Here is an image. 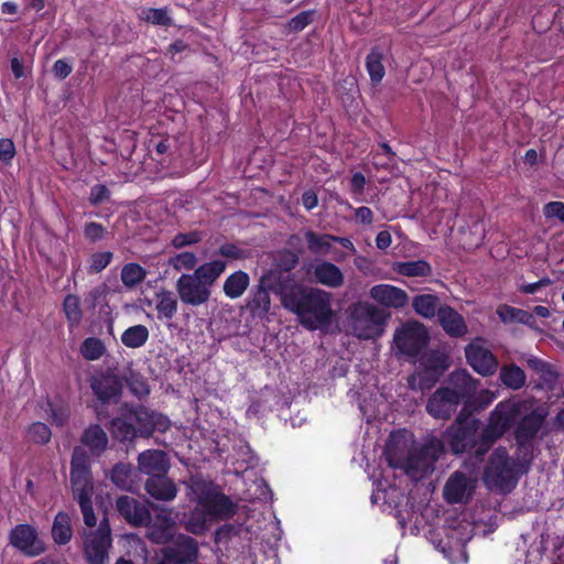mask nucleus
Wrapping results in <instances>:
<instances>
[{
	"mask_svg": "<svg viewBox=\"0 0 564 564\" xmlns=\"http://www.w3.org/2000/svg\"><path fill=\"white\" fill-rule=\"evenodd\" d=\"M284 308L296 314L300 324L311 332L328 333L336 317L330 293L313 286L294 285L284 291Z\"/></svg>",
	"mask_w": 564,
	"mask_h": 564,
	"instance_id": "obj_1",
	"label": "nucleus"
},
{
	"mask_svg": "<svg viewBox=\"0 0 564 564\" xmlns=\"http://www.w3.org/2000/svg\"><path fill=\"white\" fill-rule=\"evenodd\" d=\"M226 267V261L216 259L200 264L193 273H183L175 283L181 302L195 307L206 304L212 296V286Z\"/></svg>",
	"mask_w": 564,
	"mask_h": 564,
	"instance_id": "obj_2",
	"label": "nucleus"
},
{
	"mask_svg": "<svg viewBox=\"0 0 564 564\" xmlns=\"http://www.w3.org/2000/svg\"><path fill=\"white\" fill-rule=\"evenodd\" d=\"M70 487L74 499L78 502L84 523L93 528L97 523L91 496L94 491L91 459L82 447H74L70 459Z\"/></svg>",
	"mask_w": 564,
	"mask_h": 564,
	"instance_id": "obj_3",
	"label": "nucleus"
},
{
	"mask_svg": "<svg viewBox=\"0 0 564 564\" xmlns=\"http://www.w3.org/2000/svg\"><path fill=\"white\" fill-rule=\"evenodd\" d=\"M469 404L462 408L455 421L444 432V441L454 455L473 453L477 459H482L487 453H480L481 421L467 414Z\"/></svg>",
	"mask_w": 564,
	"mask_h": 564,
	"instance_id": "obj_4",
	"label": "nucleus"
},
{
	"mask_svg": "<svg viewBox=\"0 0 564 564\" xmlns=\"http://www.w3.org/2000/svg\"><path fill=\"white\" fill-rule=\"evenodd\" d=\"M188 490L189 499L202 507L213 520H228L237 512V503L212 480L202 476L191 477Z\"/></svg>",
	"mask_w": 564,
	"mask_h": 564,
	"instance_id": "obj_5",
	"label": "nucleus"
},
{
	"mask_svg": "<svg viewBox=\"0 0 564 564\" xmlns=\"http://www.w3.org/2000/svg\"><path fill=\"white\" fill-rule=\"evenodd\" d=\"M522 464L509 456L506 447L499 446L490 454L482 473V481L490 490L510 492L518 484Z\"/></svg>",
	"mask_w": 564,
	"mask_h": 564,
	"instance_id": "obj_6",
	"label": "nucleus"
},
{
	"mask_svg": "<svg viewBox=\"0 0 564 564\" xmlns=\"http://www.w3.org/2000/svg\"><path fill=\"white\" fill-rule=\"evenodd\" d=\"M348 319L354 334L360 339L380 338L384 333V327L389 314L368 302H355L349 305Z\"/></svg>",
	"mask_w": 564,
	"mask_h": 564,
	"instance_id": "obj_7",
	"label": "nucleus"
},
{
	"mask_svg": "<svg viewBox=\"0 0 564 564\" xmlns=\"http://www.w3.org/2000/svg\"><path fill=\"white\" fill-rule=\"evenodd\" d=\"M516 405L499 402L491 411L488 424L481 431L480 453H488L494 443L511 429L517 419Z\"/></svg>",
	"mask_w": 564,
	"mask_h": 564,
	"instance_id": "obj_8",
	"label": "nucleus"
},
{
	"mask_svg": "<svg viewBox=\"0 0 564 564\" xmlns=\"http://www.w3.org/2000/svg\"><path fill=\"white\" fill-rule=\"evenodd\" d=\"M430 340L425 326L419 322H408L398 328L393 335L397 349L405 356L416 357L427 346Z\"/></svg>",
	"mask_w": 564,
	"mask_h": 564,
	"instance_id": "obj_9",
	"label": "nucleus"
},
{
	"mask_svg": "<svg viewBox=\"0 0 564 564\" xmlns=\"http://www.w3.org/2000/svg\"><path fill=\"white\" fill-rule=\"evenodd\" d=\"M89 386L94 395L102 404H116L122 397L123 379L116 369L107 368L91 376Z\"/></svg>",
	"mask_w": 564,
	"mask_h": 564,
	"instance_id": "obj_10",
	"label": "nucleus"
},
{
	"mask_svg": "<svg viewBox=\"0 0 564 564\" xmlns=\"http://www.w3.org/2000/svg\"><path fill=\"white\" fill-rule=\"evenodd\" d=\"M9 543L28 557H36L46 550V545L39 536L36 528L28 523L17 524L11 529Z\"/></svg>",
	"mask_w": 564,
	"mask_h": 564,
	"instance_id": "obj_11",
	"label": "nucleus"
},
{
	"mask_svg": "<svg viewBox=\"0 0 564 564\" xmlns=\"http://www.w3.org/2000/svg\"><path fill=\"white\" fill-rule=\"evenodd\" d=\"M111 530L107 520L100 522L84 542V555L88 564H105L111 546Z\"/></svg>",
	"mask_w": 564,
	"mask_h": 564,
	"instance_id": "obj_12",
	"label": "nucleus"
},
{
	"mask_svg": "<svg viewBox=\"0 0 564 564\" xmlns=\"http://www.w3.org/2000/svg\"><path fill=\"white\" fill-rule=\"evenodd\" d=\"M468 365L484 377L492 376L498 369L497 357L486 347L470 343L465 347Z\"/></svg>",
	"mask_w": 564,
	"mask_h": 564,
	"instance_id": "obj_13",
	"label": "nucleus"
},
{
	"mask_svg": "<svg viewBox=\"0 0 564 564\" xmlns=\"http://www.w3.org/2000/svg\"><path fill=\"white\" fill-rule=\"evenodd\" d=\"M460 402L448 387L438 388L427 400L426 411L435 419L448 420Z\"/></svg>",
	"mask_w": 564,
	"mask_h": 564,
	"instance_id": "obj_14",
	"label": "nucleus"
},
{
	"mask_svg": "<svg viewBox=\"0 0 564 564\" xmlns=\"http://www.w3.org/2000/svg\"><path fill=\"white\" fill-rule=\"evenodd\" d=\"M118 513L132 527H145L151 522L148 507L130 496H120L116 501Z\"/></svg>",
	"mask_w": 564,
	"mask_h": 564,
	"instance_id": "obj_15",
	"label": "nucleus"
},
{
	"mask_svg": "<svg viewBox=\"0 0 564 564\" xmlns=\"http://www.w3.org/2000/svg\"><path fill=\"white\" fill-rule=\"evenodd\" d=\"M129 419L133 421L139 436L149 437L154 431H164L167 426L162 415L138 405L129 411Z\"/></svg>",
	"mask_w": 564,
	"mask_h": 564,
	"instance_id": "obj_16",
	"label": "nucleus"
},
{
	"mask_svg": "<svg viewBox=\"0 0 564 564\" xmlns=\"http://www.w3.org/2000/svg\"><path fill=\"white\" fill-rule=\"evenodd\" d=\"M370 297L388 308H403L409 302L408 293L391 284H377L370 289Z\"/></svg>",
	"mask_w": 564,
	"mask_h": 564,
	"instance_id": "obj_17",
	"label": "nucleus"
},
{
	"mask_svg": "<svg viewBox=\"0 0 564 564\" xmlns=\"http://www.w3.org/2000/svg\"><path fill=\"white\" fill-rule=\"evenodd\" d=\"M170 460L165 452L160 449H148L138 456V470L149 477L167 474Z\"/></svg>",
	"mask_w": 564,
	"mask_h": 564,
	"instance_id": "obj_18",
	"label": "nucleus"
},
{
	"mask_svg": "<svg viewBox=\"0 0 564 564\" xmlns=\"http://www.w3.org/2000/svg\"><path fill=\"white\" fill-rule=\"evenodd\" d=\"M80 444L89 457H100L107 451L109 440L106 431L99 424H90L83 431Z\"/></svg>",
	"mask_w": 564,
	"mask_h": 564,
	"instance_id": "obj_19",
	"label": "nucleus"
},
{
	"mask_svg": "<svg viewBox=\"0 0 564 564\" xmlns=\"http://www.w3.org/2000/svg\"><path fill=\"white\" fill-rule=\"evenodd\" d=\"M437 318L443 330L453 338H460L468 332L463 315L449 305L444 304L438 307Z\"/></svg>",
	"mask_w": 564,
	"mask_h": 564,
	"instance_id": "obj_20",
	"label": "nucleus"
},
{
	"mask_svg": "<svg viewBox=\"0 0 564 564\" xmlns=\"http://www.w3.org/2000/svg\"><path fill=\"white\" fill-rule=\"evenodd\" d=\"M448 383L451 386L448 388L460 403L470 400L478 389V380L474 379L465 369L454 370L448 377Z\"/></svg>",
	"mask_w": 564,
	"mask_h": 564,
	"instance_id": "obj_21",
	"label": "nucleus"
},
{
	"mask_svg": "<svg viewBox=\"0 0 564 564\" xmlns=\"http://www.w3.org/2000/svg\"><path fill=\"white\" fill-rule=\"evenodd\" d=\"M444 498L449 503L468 501L471 496L469 478L463 471H454L444 486Z\"/></svg>",
	"mask_w": 564,
	"mask_h": 564,
	"instance_id": "obj_22",
	"label": "nucleus"
},
{
	"mask_svg": "<svg viewBox=\"0 0 564 564\" xmlns=\"http://www.w3.org/2000/svg\"><path fill=\"white\" fill-rule=\"evenodd\" d=\"M545 416L546 413L543 411L533 410L518 422L514 430V437L520 446H523L536 436Z\"/></svg>",
	"mask_w": 564,
	"mask_h": 564,
	"instance_id": "obj_23",
	"label": "nucleus"
},
{
	"mask_svg": "<svg viewBox=\"0 0 564 564\" xmlns=\"http://www.w3.org/2000/svg\"><path fill=\"white\" fill-rule=\"evenodd\" d=\"M109 479L119 489L134 492L140 487L138 470L131 464L119 462L112 466L109 473Z\"/></svg>",
	"mask_w": 564,
	"mask_h": 564,
	"instance_id": "obj_24",
	"label": "nucleus"
},
{
	"mask_svg": "<svg viewBox=\"0 0 564 564\" xmlns=\"http://www.w3.org/2000/svg\"><path fill=\"white\" fill-rule=\"evenodd\" d=\"M144 489L151 498L160 501H172L178 491L175 482L167 477V474L148 477Z\"/></svg>",
	"mask_w": 564,
	"mask_h": 564,
	"instance_id": "obj_25",
	"label": "nucleus"
},
{
	"mask_svg": "<svg viewBox=\"0 0 564 564\" xmlns=\"http://www.w3.org/2000/svg\"><path fill=\"white\" fill-rule=\"evenodd\" d=\"M314 279L317 283L336 289L344 284V274L339 267L328 261H321L314 268Z\"/></svg>",
	"mask_w": 564,
	"mask_h": 564,
	"instance_id": "obj_26",
	"label": "nucleus"
},
{
	"mask_svg": "<svg viewBox=\"0 0 564 564\" xmlns=\"http://www.w3.org/2000/svg\"><path fill=\"white\" fill-rule=\"evenodd\" d=\"M383 59L384 52L379 45L372 46L366 56L365 65L372 86H378L386 75Z\"/></svg>",
	"mask_w": 564,
	"mask_h": 564,
	"instance_id": "obj_27",
	"label": "nucleus"
},
{
	"mask_svg": "<svg viewBox=\"0 0 564 564\" xmlns=\"http://www.w3.org/2000/svg\"><path fill=\"white\" fill-rule=\"evenodd\" d=\"M433 468L425 454L420 449L410 451L406 454L402 470L410 477L416 478L424 476Z\"/></svg>",
	"mask_w": 564,
	"mask_h": 564,
	"instance_id": "obj_28",
	"label": "nucleus"
},
{
	"mask_svg": "<svg viewBox=\"0 0 564 564\" xmlns=\"http://www.w3.org/2000/svg\"><path fill=\"white\" fill-rule=\"evenodd\" d=\"M73 525L69 514L65 511H58L53 521L51 534L53 541L58 545H65L73 538Z\"/></svg>",
	"mask_w": 564,
	"mask_h": 564,
	"instance_id": "obj_29",
	"label": "nucleus"
},
{
	"mask_svg": "<svg viewBox=\"0 0 564 564\" xmlns=\"http://www.w3.org/2000/svg\"><path fill=\"white\" fill-rule=\"evenodd\" d=\"M249 284V274L242 270H237L226 278L223 291L228 299L236 300L247 291Z\"/></svg>",
	"mask_w": 564,
	"mask_h": 564,
	"instance_id": "obj_30",
	"label": "nucleus"
},
{
	"mask_svg": "<svg viewBox=\"0 0 564 564\" xmlns=\"http://www.w3.org/2000/svg\"><path fill=\"white\" fill-rule=\"evenodd\" d=\"M392 269L400 275L409 278H425L432 274L431 264L423 259L411 261H397Z\"/></svg>",
	"mask_w": 564,
	"mask_h": 564,
	"instance_id": "obj_31",
	"label": "nucleus"
},
{
	"mask_svg": "<svg viewBox=\"0 0 564 564\" xmlns=\"http://www.w3.org/2000/svg\"><path fill=\"white\" fill-rule=\"evenodd\" d=\"M496 313L505 324L520 323L527 326H532L534 324V316L532 313L508 304L499 305Z\"/></svg>",
	"mask_w": 564,
	"mask_h": 564,
	"instance_id": "obj_32",
	"label": "nucleus"
},
{
	"mask_svg": "<svg viewBox=\"0 0 564 564\" xmlns=\"http://www.w3.org/2000/svg\"><path fill=\"white\" fill-rule=\"evenodd\" d=\"M110 433L120 443L132 442L137 436V427L129 414L122 417H115L110 423Z\"/></svg>",
	"mask_w": 564,
	"mask_h": 564,
	"instance_id": "obj_33",
	"label": "nucleus"
},
{
	"mask_svg": "<svg viewBox=\"0 0 564 564\" xmlns=\"http://www.w3.org/2000/svg\"><path fill=\"white\" fill-rule=\"evenodd\" d=\"M501 383L511 390H520L527 381L525 372L516 364H506L500 368Z\"/></svg>",
	"mask_w": 564,
	"mask_h": 564,
	"instance_id": "obj_34",
	"label": "nucleus"
},
{
	"mask_svg": "<svg viewBox=\"0 0 564 564\" xmlns=\"http://www.w3.org/2000/svg\"><path fill=\"white\" fill-rule=\"evenodd\" d=\"M440 306V297L435 294H419L412 299L414 312L424 318L437 315Z\"/></svg>",
	"mask_w": 564,
	"mask_h": 564,
	"instance_id": "obj_35",
	"label": "nucleus"
},
{
	"mask_svg": "<svg viewBox=\"0 0 564 564\" xmlns=\"http://www.w3.org/2000/svg\"><path fill=\"white\" fill-rule=\"evenodd\" d=\"M258 285L279 296L282 302V263L276 262L273 268L263 272Z\"/></svg>",
	"mask_w": 564,
	"mask_h": 564,
	"instance_id": "obj_36",
	"label": "nucleus"
},
{
	"mask_svg": "<svg viewBox=\"0 0 564 564\" xmlns=\"http://www.w3.org/2000/svg\"><path fill=\"white\" fill-rule=\"evenodd\" d=\"M68 328L70 330L77 328L83 321V311L80 307V299L75 294H67L62 304Z\"/></svg>",
	"mask_w": 564,
	"mask_h": 564,
	"instance_id": "obj_37",
	"label": "nucleus"
},
{
	"mask_svg": "<svg viewBox=\"0 0 564 564\" xmlns=\"http://www.w3.org/2000/svg\"><path fill=\"white\" fill-rule=\"evenodd\" d=\"M525 362L527 366L534 371L545 384L551 386L557 381L558 373L552 364L535 356L527 358Z\"/></svg>",
	"mask_w": 564,
	"mask_h": 564,
	"instance_id": "obj_38",
	"label": "nucleus"
},
{
	"mask_svg": "<svg viewBox=\"0 0 564 564\" xmlns=\"http://www.w3.org/2000/svg\"><path fill=\"white\" fill-rule=\"evenodd\" d=\"M419 366L442 377L449 365L445 354L438 350H431L421 356Z\"/></svg>",
	"mask_w": 564,
	"mask_h": 564,
	"instance_id": "obj_39",
	"label": "nucleus"
},
{
	"mask_svg": "<svg viewBox=\"0 0 564 564\" xmlns=\"http://www.w3.org/2000/svg\"><path fill=\"white\" fill-rule=\"evenodd\" d=\"M147 270L137 262L126 263L120 272V279L122 284L127 289H134L142 283L147 278Z\"/></svg>",
	"mask_w": 564,
	"mask_h": 564,
	"instance_id": "obj_40",
	"label": "nucleus"
},
{
	"mask_svg": "<svg viewBox=\"0 0 564 564\" xmlns=\"http://www.w3.org/2000/svg\"><path fill=\"white\" fill-rule=\"evenodd\" d=\"M150 336L147 326L138 324L128 327L121 334V343L128 348H140L145 345Z\"/></svg>",
	"mask_w": 564,
	"mask_h": 564,
	"instance_id": "obj_41",
	"label": "nucleus"
},
{
	"mask_svg": "<svg viewBox=\"0 0 564 564\" xmlns=\"http://www.w3.org/2000/svg\"><path fill=\"white\" fill-rule=\"evenodd\" d=\"M209 520H213L210 516L198 506L189 511L185 521V528L189 533L196 535L204 534L208 529Z\"/></svg>",
	"mask_w": 564,
	"mask_h": 564,
	"instance_id": "obj_42",
	"label": "nucleus"
},
{
	"mask_svg": "<svg viewBox=\"0 0 564 564\" xmlns=\"http://www.w3.org/2000/svg\"><path fill=\"white\" fill-rule=\"evenodd\" d=\"M409 452L410 451L406 449V445L404 443L399 444L390 438L386 445L383 454L390 467L394 469H402Z\"/></svg>",
	"mask_w": 564,
	"mask_h": 564,
	"instance_id": "obj_43",
	"label": "nucleus"
},
{
	"mask_svg": "<svg viewBox=\"0 0 564 564\" xmlns=\"http://www.w3.org/2000/svg\"><path fill=\"white\" fill-rule=\"evenodd\" d=\"M271 292L260 288V285H257L256 289L251 292L247 306L253 314H265L271 307Z\"/></svg>",
	"mask_w": 564,
	"mask_h": 564,
	"instance_id": "obj_44",
	"label": "nucleus"
},
{
	"mask_svg": "<svg viewBox=\"0 0 564 564\" xmlns=\"http://www.w3.org/2000/svg\"><path fill=\"white\" fill-rule=\"evenodd\" d=\"M156 312L159 317L172 319L177 311V300L171 291L156 293Z\"/></svg>",
	"mask_w": 564,
	"mask_h": 564,
	"instance_id": "obj_45",
	"label": "nucleus"
},
{
	"mask_svg": "<svg viewBox=\"0 0 564 564\" xmlns=\"http://www.w3.org/2000/svg\"><path fill=\"white\" fill-rule=\"evenodd\" d=\"M106 346L100 338L87 337L80 345V354L86 360L100 359L106 354Z\"/></svg>",
	"mask_w": 564,
	"mask_h": 564,
	"instance_id": "obj_46",
	"label": "nucleus"
},
{
	"mask_svg": "<svg viewBox=\"0 0 564 564\" xmlns=\"http://www.w3.org/2000/svg\"><path fill=\"white\" fill-rule=\"evenodd\" d=\"M113 260L111 251H96L87 259L86 271L88 274H98L102 272Z\"/></svg>",
	"mask_w": 564,
	"mask_h": 564,
	"instance_id": "obj_47",
	"label": "nucleus"
},
{
	"mask_svg": "<svg viewBox=\"0 0 564 564\" xmlns=\"http://www.w3.org/2000/svg\"><path fill=\"white\" fill-rule=\"evenodd\" d=\"M305 238L312 253L328 252L333 242L330 234H317L313 230H307Z\"/></svg>",
	"mask_w": 564,
	"mask_h": 564,
	"instance_id": "obj_48",
	"label": "nucleus"
},
{
	"mask_svg": "<svg viewBox=\"0 0 564 564\" xmlns=\"http://www.w3.org/2000/svg\"><path fill=\"white\" fill-rule=\"evenodd\" d=\"M176 139L169 134L152 135L148 142L149 151H155L158 155L171 153V149L175 147Z\"/></svg>",
	"mask_w": 564,
	"mask_h": 564,
	"instance_id": "obj_49",
	"label": "nucleus"
},
{
	"mask_svg": "<svg viewBox=\"0 0 564 564\" xmlns=\"http://www.w3.org/2000/svg\"><path fill=\"white\" fill-rule=\"evenodd\" d=\"M419 380V389L421 391L430 390L441 379V377L432 371H429L422 367H417L415 375L409 379V386L414 388L415 380Z\"/></svg>",
	"mask_w": 564,
	"mask_h": 564,
	"instance_id": "obj_50",
	"label": "nucleus"
},
{
	"mask_svg": "<svg viewBox=\"0 0 564 564\" xmlns=\"http://www.w3.org/2000/svg\"><path fill=\"white\" fill-rule=\"evenodd\" d=\"M494 398L495 395L490 391L484 390L478 395H474L470 400H466L463 408L469 404L467 414L473 416L475 412L485 410L492 402Z\"/></svg>",
	"mask_w": 564,
	"mask_h": 564,
	"instance_id": "obj_51",
	"label": "nucleus"
},
{
	"mask_svg": "<svg viewBox=\"0 0 564 564\" xmlns=\"http://www.w3.org/2000/svg\"><path fill=\"white\" fill-rule=\"evenodd\" d=\"M28 435L31 442L45 445L51 441V429L43 422H34L28 429Z\"/></svg>",
	"mask_w": 564,
	"mask_h": 564,
	"instance_id": "obj_52",
	"label": "nucleus"
},
{
	"mask_svg": "<svg viewBox=\"0 0 564 564\" xmlns=\"http://www.w3.org/2000/svg\"><path fill=\"white\" fill-rule=\"evenodd\" d=\"M143 20L154 25L169 28L172 25V18L169 15L166 8H150L145 10Z\"/></svg>",
	"mask_w": 564,
	"mask_h": 564,
	"instance_id": "obj_53",
	"label": "nucleus"
},
{
	"mask_svg": "<svg viewBox=\"0 0 564 564\" xmlns=\"http://www.w3.org/2000/svg\"><path fill=\"white\" fill-rule=\"evenodd\" d=\"M217 254L229 260H246L250 257V250L240 247L238 243L227 242L218 248Z\"/></svg>",
	"mask_w": 564,
	"mask_h": 564,
	"instance_id": "obj_54",
	"label": "nucleus"
},
{
	"mask_svg": "<svg viewBox=\"0 0 564 564\" xmlns=\"http://www.w3.org/2000/svg\"><path fill=\"white\" fill-rule=\"evenodd\" d=\"M315 15V10L301 11L288 22L286 26L291 32H300L314 21Z\"/></svg>",
	"mask_w": 564,
	"mask_h": 564,
	"instance_id": "obj_55",
	"label": "nucleus"
},
{
	"mask_svg": "<svg viewBox=\"0 0 564 564\" xmlns=\"http://www.w3.org/2000/svg\"><path fill=\"white\" fill-rule=\"evenodd\" d=\"M83 234L88 242L96 243L105 239L108 230L102 224L89 221L84 225Z\"/></svg>",
	"mask_w": 564,
	"mask_h": 564,
	"instance_id": "obj_56",
	"label": "nucleus"
},
{
	"mask_svg": "<svg viewBox=\"0 0 564 564\" xmlns=\"http://www.w3.org/2000/svg\"><path fill=\"white\" fill-rule=\"evenodd\" d=\"M420 449L425 454L429 462L434 466L438 458L444 454V442L438 438H432L425 443Z\"/></svg>",
	"mask_w": 564,
	"mask_h": 564,
	"instance_id": "obj_57",
	"label": "nucleus"
},
{
	"mask_svg": "<svg viewBox=\"0 0 564 564\" xmlns=\"http://www.w3.org/2000/svg\"><path fill=\"white\" fill-rule=\"evenodd\" d=\"M202 240V234L197 230L188 231V232H178L176 234L171 245L176 248L181 249L187 246H193L198 243Z\"/></svg>",
	"mask_w": 564,
	"mask_h": 564,
	"instance_id": "obj_58",
	"label": "nucleus"
},
{
	"mask_svg": "<svg viewBox=\"0 0 564 564\" xmlns=\"http://www.w3.org/2000/svg\"><path fill=\"white\" fill-rule=\"evenodd\" d=\"M197 263V258L195 253L189 251H184L176 254L171 259V264L177 271L180 270H195V265Z\"/></svg>",
	"mask_w": 564,
	"mask_h": 564,
	"instance_id": "obj_59",
	"label": "nucleus"
},
{
	"mask_svg": "<svg viewBox=\"0 0 564 564\" xmlns=\"http://www.w3.org/2000/svg\"><path fill=\"white\" fill-rule=\"evenodd\" d=\"M110 191L105 184H96L91 186L88 202L93 206H98L110 199Z\"/></svg>",
	"mask_w": 564,
	"mask_h": 564,
	"instance_id": "obj_60",
	"label": "nucleus"
},
{
	"mask_svg": "<svg viewBox=\"0 0 564 564\" xmlns=\"http://www.w3.org/2000/svg\"><path fill=\"white\" fill-rule=\"evenodd\" d=\"M543 215L546 219L556 218L564 224V203L552 200L543 206Z\"/></svg>",
	"mask_w": 564,
	"mask_h": 564,
	"instance_id": "obj_61",
	"label": "nucleus"
},
{
	"mask_svg": "<svg viewBox=\"0 0 564 564\" xmlns=\"http://www.w3.org/2000/svg\"><path fill=\"white\" fill-rule=\"evenodd\" d=\"M470 234L473 235V239L470 240L469 245L478 247L484 242V239L486 237V230H485V224L484 220L480 218H476L473 220L471 226L469 227Z\"/></svg>",
	"mask_w": 564,
	"mask_h": 564,
	"instance_id": "obj_62",
	"label": "nucleus"
},
{
	"mask_svg": "<svg viewBox=\"0 0 564 564\" xmlns=\"http://www.w3.org/2000/svg\"><path fill=\"white\" fill-rule=\"evenodd\" d=\"M72 72L73 66L66 58L57 59L52 67V73L58 80L67 78Z\"/></svg>",
	"mask_w": 564,
	"mask_h": 564,
	"instance_id": "obj_63",
	"label": "nucleus"
},
{
	"mask_svg": "<svg viewBox=\"0 0 564 564\" xmlns=\"http://www.w3.org/2000/svg\"><path fill=\"white\" fill-rule=\"evenodd\" d=\"M15 155V147L11 139H0V161L11 163Z\"/></svg>",
	"mask_w": 564,
	"mask_h": 564,
	"instance_id": "obj_64",
	"label": "nucleus"
}]
</instances>
